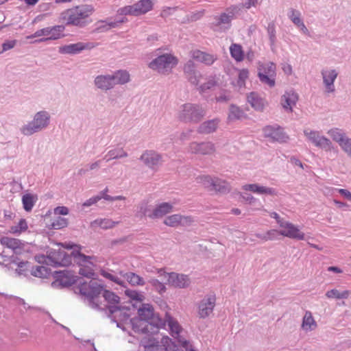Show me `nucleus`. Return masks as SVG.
Wrapping results in <instances>:
<instances>
[{
    "mask_svg": "<svg viewBox=\"0 0 351 351\" xmlns=\"http://www.w3.org/2000/svg\"><path fill=\"white\" fill-rule=\"evenodd\" d=\"M340 148L351 158V140L337 142Z\"/></svg>",
    "mask_w": 351,
    "mask_h": 351,
    "instance_id": "obj_53",
    "label": "nucleus"
},
{
    "mask_svg": "<svg viewBox=\"0 0 351 351\" xmlns=\"http://www.w3.org/2000/svg\"><path fill=\"white\" fill-rule=\"evenodd\" d=\"M27 228L28 226H27L26 221L21 219L16 226H12L10 227V232L13 234H19L26 231Z\"/></svg>",
    "mask_w": 351,
    "mask_h": 351,
    "instance_id": "obj_46",
    "label": "nucleus"
},
{
    "mask_svg": "<svg viewBox=\"0 0 351 351\" xmlns=\"http://www.w3.org/2000/svg\"><path fill=\"white\" fill-rule=\"evenodd\" d=\"M242 189L259 195H276V191L275 189L265 186H259L257 184H245L242 186Z\"/></svg>",
    "mask_w": 351,
    "mask_h": 351,
    "instance_id": "obj_23",
    "label": "nucleus"
},
{
    "mask_svg": "<svg viewBox=\"0 0 351 351\" xmlns=\"http://www.w3.org/2000/svg\"><path fill=\"white\" fill-rule=\"evenodd\" d=\"M248 79V71L247 69H242L238 73L237 86L240 88L244 87L245 85V81Z\"/></svg>",
    "mask_w": 351,
    "mask_h": 351,
    "instance_id": "obj_50",
    "label": "nucleus"
},
{
    "mask_svg": "<svg viewBox=\"0 0 351 351\" xmlns=\"http://www.w3.org/2000/svg\"><path fill=\"white\" fill-rule=\"evenodd\" d=\"M120 275L125 278L126 281H128L132 286L144 285L143 278L133 272L123 273L121 271Z\"/></svg>",
    "mask_w": 351,
    "mask_h": 351,
    "instance_id": "obj_34",
    "label": "nucleus"
},
{
    "mask_svg": "<svg viewBox=\"0 0 351 351\" xmlns=\"http://www.w3.org/2000/svg\"><path fill=\"white\" fill-rule=\"evenodd\" d=\"M204 116L202 110L197 106L185 104L182 106L178 118L185 122H197Z\"/></svg>",
    "mask_w": 351,
    "mask_h": 351,
    "instance_id": "obj_11",
    "label": "nucleus"
},
{
    "mask_svg": "<svg viewBox=\"0 0 351 351\" xmlns=\"http://www.w3.org/2000/svg\"><path fill=\"white\" fill-rule=\"evenodd\" d=\"M63 30H64V27L62 25L47 27L38 30L35 34L26 37V38H41L37 40L38 42L55 40L63 36Z\"/></svg>",
    "mask_w": 351,
    "mask_h": 351,
    "instance_id": "obj_6",
    "label": "nucleus"
},
{
    "mask_svg": "<svg viewBox=\"0 0 351 351\" xmlns=\"http://www.w3.org/2000/svg\"><path fill=\"white\" fill-rule=\"evenodd\" d=\"M55 215H67L69 214V208L66 206H58L54 208Z\"/></svg>",
    "mask_w": 351,
    "mask_h": 351,
    "instance_id": "obj_59",
    "label": "nucleus"
},
{
    "mask_svg": "<svg viewBox=\"0 0 351 351\" xmlns=\"http://www.w3.org/2000/svg\"><path fill=\"white\" fill-rule=\"evenodd\" d=\"M338 193H339L340 195L344 197V198H346L349 201L351 202V193L349 191H347L343 189H338Z\"/></svg>",
    "mask_w": 351,
    "mask_h": 351,
    "instance_id": "obj_63",
    "label": "nucleus"
},
{
    "mask_svg": "<svg viewBox=\"0 0 351 351\" xmlns=\"http://www.w3.org/2000/svg\"><path fill=\"white\" fill-rule=\"evenodd\" d=\"M1 245L12 250L14 254L21 255L28 252L25 243L20 241L19 239L9 237H3L0 239Z\"/></svg>",
    "mask_w": 351,
    "mask_h": 351,
    "instance_id": "obj_16",
    "label": "nucleus"
},
{
    "mask_svg": "<svg viewBox=\"0 0 351 351\" xmlns=\"http://www.w3.org/2000/svg\"><path fill=\"white\" fill-rule=\"evenodd\" d=\"M240 8L238 6H232L226 10L220 16L219 22H230L234 20V16L239 14Z\"/></svg>",
    "mask_w": 351,
    "mask_h": 351,
    "instance_id": "obj_37",
    "label": "nucleus"
},
{
    "mask_svg": "<svg viewBox=\"0 0 351 351\" xmlns=\"http://www.w3.org/2000/svg\"><path fill=\"white\" fill-rule=\"evenodd\" d=\"M159 342L154 337H145L140 341L139 351H160Z\"/></svg>",
    "mask_w": 351,
    "mask_h": 351,
    "instance_id": "obj_27",
    "label": "nucleus"
},
{
    "mask_svg": "<svg viewBox=\"0 0 351 351\" xmlns=\"http://www.w3.org/2000/svg\"><path fill=\"white\" fill-rule=\"evenodd\" d=\"M65 249L73 250V258L76 264L80 266L78 274L87 278L94 279L95 273H94V267H95V257L90 256H85L79 252L80 247L71 243H64L59 244Z\"/></svg>",
    "mask_w": 351,
    "mask_h": 351,
    "instance_id": "obj_2",
    "label": "nucleus"
},
{
    "mask_svg": "<svg viewBox=\"0 0 351 351\" xmlns=\"http://www.w3.org/2000/svg\"><path fill=\"white\" fill-rule=\"evenodd\" d=\"M247 102H249L250 105H251V106L256 110L260 111L263 109V100L254 93H251L249 95H247Z\"/></svg>",
    "mask_w": 351,
    "mask_h": 351,
    "instance_id": "obj_39",
    "label": "nucleus"
},
{
    "mask_svg": "<svg viewBox=\"0 0 351 351\" xmlns=\"http://www.w3.org/2000/svg\"><path fill=\"white\" fill-rule=\"evenodd\" d=\"M193 218L188 215H181L178 214L171 215L164 219V224L171 228L178 226H189L192 225Z\"/></svg>",
    "mask_w": 351,
    "mask_h": 351,
    "instance_id": "obj_20",
    "label": "nucleus"
},
{
    "mask_svg": "<svg viewBox=\"0 0 351 351\" xmlns=\"http://www.w3.org/2000/svg\"><path fill=\"white\" fill-rule=\"evenodd\" d=\"M184 71L187 75L188 80L193 84L197 85L198 80L196 78L195 73H194V63L191 60L188 61L187 64L184 66Z\"/></svg>",
    "mask_w": 351,
    "mask_h": 351,
    "instance_id": "obj_41",
    "label": "nucleus"
},
{
    "mask_svg": "<svg viewBox=\"0 0 351 351\" xmlns=\"http://www.w3.org/2000/svg\"><path fill=\"white\" fill-rule=\"evenodd\" d=\"M337 75L338 73L333 69L322 71L323 84H324L326 92L332 93L335 91L333 82H335V80L337 78Z\"/></svg>",
    "mask_w": 351,
    "mask_h": 351,
    "instance_id": "obj_25",
    "label": "nucleus"
},
{
    "mask_svg": "<svg viewBox=\"0 0 351 351\" xmlns=\"http://www.w3.org/2000/svg\"><path fill=\"white\" fill-rule=\"evenodd\" d=\"M99 200H101L100 196H94L86 200V202L83 203V206H91L92 205L97 203V202H99Z\"/></svg>",
    "mask_w": 351,
    "mask_h": 351,
    "instance_id": "obj_60",
    "label": "nucleus"
},
{
    "mask_svg": "<svg viewBox=\"0 0 351 351\" xmlns=\"http://www.w3.org/2000/svg\"><path fill=\"white\" fill-rule=\"evenodd\" d=\"M165 321H166L167 324H168L169 328H170V331H171L172 336L178 339V343H180L182 347L186 348L188 346V341L180 335L181 332H182V329H181L178 322L168 313H167L166 317H165Z\"/></svg>",
    "mask_w": 351,
    "mask_h": 351,
    "instance_id": "obj_18",
    "label": "nucleus"
},
{
    "mask_svg": "<svg viewBox=\"0 0 351 351\" xmlns=\"http://www.w3.org/2000/svg\"><path fill=\"white\" fill-rule=\"evenodd\" d=\"M72 257L73 252L71 255H69L63 250H53L49 252L43 262L55 266H68L72 263Z\"/></svg>",
    "mask_w": 351,
    "mask_h": 351,
    "instance_id": "obj_10",
    "label": "nucleus"
},
{
    "mask_svg": "<svg viewBox=\"0 0 351 351\" xmlns=\"http://www.w3.org/2000/svg\"><path fill=\"white\" fill-rule=\"evenodd\" d=\"M304 135L313 145L329 152L332 149L330 140L324 136H321L319 132L313 130H304Z\"/></svg>",
    "mask_w": 351,
    "mask_h": 351,
    "instance_id": "obj_14",
    "label": "nucleus"
},
{
    "mask_svg": "<svg viewBox=\"0 0 351 351\" xmlns=\"http://www.w3.org/2000/svg\"><path fill=\"white\" fill-rule=\"evenodd\" d=\"M119 85H123L129 81V74L126 71H118L112 75H106Z\"/></svg>",
    "mask_w": 351,
    "mask_h": 351,
    "instance_id": "obj_38",
    "label": "nucleus"
},
{
    "mask_svg": "<svg viewBox=\"0 0 351 351\" xmlns=\"http://www.w3.org/2000/svg\"><path fill=\"white\" fill-rule=\"evenodd\" d=\"M118 223L119 222L117 221H114L110 219L104 218L93 221V222L91 223V226H93V228H100L106 230L114 228Z\"/></svg>",
    "mask_w": 351,
    "mask_h": 351,
    "instance_id": "obj_36",
    "label": "nucleus"
},
{
    "mask_svg": "<svg viewBox=\"0 0 351 351\" xmlns=\"http://www.w3.org/2000/svg\"><path fill=\"white\" fill-rule=\"evenodd\" d=\"M49 119V117H48L47 112L45 111L37 112L35 117H34L33 121L22 128V133L25 136H29L38 132L47 125Z\"/></svg>",
    "mask_w": 351,
    "mask_h": 351,
    "instance_id": "obj_7",
    "label": "nucleus"
},
{
    "mask_svg": "<svg viewBox=\"0 0 351 351\" xmlns=\"http://www.w3.org/2000/svg\"><path fill=\"white\" fill-rule=\"evenodd\" d=\"M154 212L151 215V219L162 218L173 211V205L169 202H162L154 208Z\"/></svg>",
    "mask_w": 351,
    "mask_h": 351,
    "instance_id": "obj_28",
    "label": "nucleus"
},
{
    "mask_svg": "<svg viewBox=\"0 0 351 351\" xmlns=\"http://www.w3.org/2000/svg\"><path fill=\"white\" fill-rule=\"evenodd\" d=\"M94 12V8L90 5H83L66 10L62 14L63 19L67 22H75L79 20L85 19L90 16Z\"/></svg>",
    "mask_w": 351,
    "mask_h": 351,
    "instance_id": "obj_9",
    "label": "nucleus"
},
{
    "mask_svg": "<svg viewBox=\"0 0 351 351\" xmlns=\"http://www.w3.org/2000/svg\"><path fill=\"white\" fill-rule=\"evenodd\" d=\"M245 116L241 110L235 106H230V113H228V119L230 121H234L244 119Z\"/></svg>",
    "mask_w": 351,
    "mask_h": 351,
    "instance_id": "obj_45",
    "label": "nucleus"
},
{
    "mask_svg": "<svg viewBox=\"0 0 351 351\" xmlns=\"http://www.w3.org/2000/svg\"><path fill=\"white\" fill-rule=\"evenodd\" d=\"M297 101L298 94L292 90L285 93L280 97V105H282V108L289 112L292 111V107L295 106Z\"/></svg>",
    "mask_w": 351,
    "mask_h": 351,
    "instance_id": "obj_24",
    "label": "nucleus"
},
{
    "mask_svg": "<svg viewBox=\"0 0 351 351\" xmlns=\"http://www.w3.org/2000/svg\"><path fill=\"white\" fill-rule=\"evenodd\" d=\"M257 70H258L257 75L261 84L267 85L270 88L275 86L276 66L272 62L259 63Z\"/></svg>",
    "mask_w": 351,
    "mask_h": 351,
    "instance_id": "obj_5",
    "label": "nucleus"
},
{
    "mask_svg": "<svg viewBox=\"0 0 351 351\" xmlns=\"http://www.w3.org/2000/svg\"><path fill=\"white\" fill-rule=\"evenodd\" d=\"M328 134L330 135V137L332 138V141L336 143L351 140V138L346 136L344 132L339 128H334L328 130Z\"/></svg>",
    "mask_w": 351,
    "mask_h": 351,
    "instance_id": "obj_43",
    "label": "nucleus"
},
{
    "mask_svg": "<svg viewBox=\"0 0 351 351\" xmlns=\"http://www.w3.org/2000/svg\"><path fill=\"white\" fill-rule=\"evenodd\" d=\"M136 16L144 14L151 10L153 6L152 0H140L133 5Z\"/></svg>",
    "mask_w": 351,
    "mask_h": 351,
    "instance_id": "obj_31",
    "label": "nucleus"
},
{
    "mask_svg": "<svg viewBox=\"0 0 351 351\" xmlns=\"http://www.w3.org/2000/svg\"><path fill=\"white\" fill-rule=\"evenodd\" d=\"M133 330L136 332L147 333L149 328L155 327L159 328L162 326V320L154 313V308L149 304H143L138 309V317H134L130 320Z\"/></svg>",
    "mask_w": 351,
    "mask_h": 351,
    "instance_id": "obj_1",
    "label": "nucleus"
},
{
    "mask_svg": "<svg viewBox=\"0 0 351 351\" xmlns=\"http://www.w3.org/2000/svg\"><path fill=\"white\" fill-rule=\"evenodd\" d=\"M141 160L149 167L155 168L159 165L161 161L160 156L154 151H147L141 156Z\"/></svg>",
    "mask_w": 351,
    "mask_h": 351,
    "instance_id": "obj_30",
    "label": "nucleus"
},
{
    "mask_svg": "<svg viewBox=\"0 0 351 351\" xmlns=\"http://www.w3.org/2000/svg\"><path fill=\"white\" fill-rule=\"evenodd\" d=\"M160 276L164 277L166 283L178 289H184L189 286L190 280L188 276L184 274H179L176 273H167L165 271H159Z\"/></svg>",
    "mask_w": 351,
    "mask_h": 351,
    "instance_id": "obj_13",
    "label": "nucleus"
},
{
    "mask_svg": "<svg viewBox=\"0 0 351 351\" xmlns=\"http://www.w3.org/2000/svg\"><path fill=\"white\" fill-rule=\"evenodd\" d=\"M197 181L204 187L210 191L217 193H225L228 191V184L216 177L210 176H200L197 177Z\"/></svg>",
    "mask_w": 351,
    "mask_h": 351,
    "instance_id": "obj_8",
    "label": "nucleus"
},
{
    "mask_svg": "<svg viewBox=\"0 0 351 351\" xmlns=\"http://www.w3.org/2000/svg\"><path fill=\"white\" fill-rule=\"evenodd\" d=\"M278 226L280 229L278 232L281 236L295 240H304L305 239V234L296 226L289 221H280Z\"/></svg>",
    "mask_w": 351,
    "mask_h": 351,
    "instance_id": "obj_12",
    "label": "nucleus"
},
{
    "mask_svg": "<svg viewBox=\"0 0 351 351\" xmlns=\"http://www.w3.org/2000/svg\"><path fill=\"white\" fill-rule=\"evenodd\" d=\"M53 229H62L67 226V219L62 217H58L56 219H53L52 224Z\"/></svg>",
    "mask_w": 351,
    "mask_h": 351,
    "instance_id": "obj_49",
    "label": "nucleus"
},
{
    "mask_svg": "<svg viewBox=\"0 0 351 351\" xmlns=\"http://www.w3.org/2000/svg\"><path fill=\"white\" fill-rule=\"evenodd\" d=\"M149 283H151V285H152V286H153V287H154L155 290L158 291L159 293H162L165 292V285H163V283H162L157 279H152V280H149Z\"/></svg>",
    "mask_w": 351,
    "mask_h": 351,
    "instance_id": "obj_54",
    "label": "nucleus"
},
{
    "mask_svg": "<svg viewBox=\"0 0 351 351\" xmlns=\"http://www.w3.org/2000/svg\"><path fill=\"white\" fill-rule=\"evenodd\" d=\"M101 295H102L105 301L108 304L107 308H108L109 313H110L111 315H114L124 309L123 307L119 306V298L117 295L114 294V293L108 290H105V291Z\"/></svg>",
    "mask_w": 351,
    "mask_h": 351,
    "instance_id": "obj_21",
    "label": "nucleus"
},
{
    "mask_svg": "<svg viewBox=\"0 0 351 351\" xmlns=\"http://www.w3.org/2000/svg\"><path fill=\"white\" fill-rule=\"evenodd\" d=\"M101 275H102L103 277L108 279L110 281H113L116 284L120 285V286H124V281L121 280L120 278L111 274L106 271H101Z\"/></svg>",
    "mask_w": 351,
    "mask_h": 351,
    "instance_id": "obj_51",
    "label": "nucleus"
},
{
    "mask_svg": "<svg viewBox=\"0 0 351 351\" xmlns=\"http://www.w3.org/2000/svg\"><path fill=\"white\" fill-rule=\"evenodd\" d=\"M189 150L193 154H210L215 152V146L210 143H193L190 144Z\"/></svg>",
    "mask_w": 351,
    "mask_h": 351,
    "instance_id": "obj_22",
    "label": "nucleus"
},
{
    "mask_svg": "<svg viewBox=\"0 0 351 351\" xmlns=\"http://www.w3.org/2000/svg\"><path fill=\"white\" fill-rule=\"evenodd\" d=\"M350 295V291L348 290H344L341 292H339L337 289H330L326 293H325V296L329 299H337V300H341V299H347L348 296Z\"/></svg>",
    "mask_w": 351,
    "mask_h": 351,
    "instance_id": "obj_44",
    "label": "nucleus"
},
{
    "mask_svg": "<svg viewBox=\"0 0 351 351\" xmlns=\"http://www.w3.org/2000/svg\"><path fill=\"white\" fill-rule=\"evenodd\" d=\"M176 10L174 8H165L161 12V16L166 19L169 16L173 15L176 12Z\"/></svg>",
    "mask_w": 351,
    "mask_h": 351,
    "instance_id": "obj_58",
    "label": "nucleus"
},
{
    "mask_svg": "<svg viewBox=\"0 0 351 351\" xmlns=\"http://www.w3.org/2000/svg\"><path fill=\"white\" fill-rule=\"evenodd\" d=\"M54 285L60 287H69L76 283L77 282H82V280L75 276L71 271H57L55 275Z\"/></svg>",
    "mask_w": 351,
    "mask_h": 351,
    "instance_id": "obj_15",
    "label": "nucleus"
},
{
    "mask_svg": "<svg viewBox=\"0 0 351 351\" xmlns=\"http://www.w3.org/2000/svg\"><path fill=\"white\" fill-rule=\"evenodd\" d=\"M192 59L206 65H210L215 62L217 58L215 56L206 53L199 50H194L191 52Z\"/></svg>",
    "mask_w": 351,
    "mask_h": 351,
    "instance_id": "obj_29",
    "label": "nucleus"
},
{
    "mask_svg": "<svg viewBox=\"0 0 351 351\" xmlns=\"http://www.w3.org/2000/svg\"><path fill=\"white\" fill-rule=\"evenodd\" d=\"M263 136L270 139L271 142H278L280 143H286L288 141V135H287L282 129L278 126L267 125L263 128Z\"/></svg>",
    "mask_w": 351,
    "mask_h": 351,
    "instance_id": "obj_17",
    "label": "nucleus"
},
{
    "mask_svg": "<svg viewBox=\"0 0 351 351\" xmlns=\"http://www.w3.org/2000/svg\"><path fill=\"white\" fill-rule=\"evenodd\" d=\"M48 274L47 268L43 265H38L32 269V275L38 278H45Z\"/></svg>",
    "mask_w": 351,
    "mask_h": 351,
    "instance_id": "obj_48",
    "label": "nucleus"
},
{
    "mask_svg": "<svg viewBox=\"0 0 351 351\" xmlns=\"http://www.w3.org/2000/svg\"><path fill=\"white\" fill-rule=\"evenodd\" d=\"M15 40H8L2 45L3 51H8L9 49H12L14 47Z\"/></svg>",
    "mask_w": 351,
    "mask_h": 351,
    "instance_id": "obj_62",
    "label": "nucleus"
},
{
    "mask_svg": "<svg viewBox=\"0 0 351 351\" xmlns=\"http://www.w3.org/2000/svg\"><path fill=\"white\" fill-rule=\"evenodd\" d=\"M215 306V295L214 294L206 295L204 298L199 302L197 307V314L199 317L206 318L212 313L213 308Z\"/></svg>",
    "mask_w": 351,
    "mask_h": 351,
    "instance_id": "obj_19",
    "label": "nucleus"
},
{
    "mask_svg": "<svg viewBox=\"0 0 351 351\" xmlns=\"http://www.w3.org/2000/svg\"><path fill=\"white\" fill-rule=\"evenodd\" d=\"M95 84L97 88L102 90H108L112 88L115 85H119L106 75L97 76L95 80Z\"/></svg>",
    "mask_w": 351,
    "mask_h": 351,
    "instance_id": "obj_33",
    "label": "nucleus"
},
{
    "mask_svg": "<svg viewBox=\"0 0 351 351\" xmlns=\"http://www.w3.org/2000/svg\"><path fill=\"white\" fill-rule=\"evenodd\" d=\"M288 15H289V19L292 22H300L301 14L299 11L295 10H291L289 12Z\"/></svg>",
    "mask_w": 351,
    "mask_h": 351,
    "instance_id": "obj_55",
    "label": "nucleus"
},
{
    "mask_svg": "<svg viewBox=\"0 0 351 351\" xmlns=\"http://www.w3.org/2000/svg\"><path fill=\"white\" fill-rule=\"evenodd\" d=\"M127 156L126 152L122 148H115L108 151L104 156L105 160L107 162L118 158H122Z\"/></svg>",
    "mask_w": 351,
    "mask_h": 351,
    "instance_id": "obj_42",
    "label": "nucleus"
},
{
    "mask_svg": "<svg viewBox=\"0 0 351 351\" xmlns=\"http://www.w3.org/2000/svg\"><path fill=\"white\" fill-rule=\"evenodd\" d=\"M178 60L172 54H164L159 56L149 63V68L156 70L162 74H167L177 65Z\"/></svg>",
    "mask_w": 351,
    "mask_h": 351,
    "instance_id": "obj_4",
    "label": "nucleus"
},
{
    "mask_svg": "<svg viewBox=\"0 0 351 351\" xmlns=\"http://www.w3.org/2000/svg\"><path fill=\"white\" fill-rule=\"evenodd\" d=\"M78 292L80 294L87 298L88 301L96 308L99 307L98 299L106 290L104 289L103 285L98 283L94 280L89 281H80L78 282Z\"/></svg>",
    "mask_w": 351,
    "mask_h": 351,
    "instance_id": "obj_3",
    "label": "nucleus"
},
{
    "mask_svg": "<svg viewBox=\"0 0 351 351\" xmlns=\"http://www.w3.org/2000/svg\"><path fill=\"white\" fill-rule=\"evenodd\" d=\"M278 234V232L277 230H271L267 232L266 234H265V236H263V239L265 241L272 240V239H275V237H276V235Z\"/></svg>",
    "mask_w": 351,
    "mask_h": 351,
    "instance_id": "obj_61",
    "label": "nucleus"
},
{
    "mask_svg": "<svg viewBox=\"0 0 351 351\" xmlns=\"http://www.w3.org/2000/svg\"><path fill=\"white\" fill-rule=\"evenodd\" d=\"M242 199H243V201H245V203L250 204H252L256 202V198L249 194H247L246 195H242Z\"/></svg>",
    "mask_w": 351,
    "mask_h": 351,
    "instance_id": "obj_64",
    "label": "nucleus"
},
{
    "mask_svg": "<svg viewBox=\"0 0 351 351\" xmlns=\"http://www.w3.org/2000/svg\"><path fill=\"white\" fill-rule=\"evenodd\" d=\"M126 295L136 301H142V300H143V295L135 291H126Z\"/></svg>",
    "mask_w": 351,
    "mask_h": 351,
    "instance_id": "obj_57",
    "label": "nucleus"
},
{
    "mask_svg": "<svg viewBox=\"0 0 351 351\" xmlns=\"http://www.w3.org/2000/svg\"><path fill=\"white\" fill-rule=\"evenodd\" d=\"M34 197L31 194H25L23 197H22V203H23V208L27 212L32 210V208L34 205Z\"/></svg>",
    "mask_w": 351,
    "mask_h": 351,
    "instance_id": "obj_47",
    "label": "nucleus"
},
{
    "mask_svg": "<svg viewBox=\"0 0 351 351\" xmlns=\"http://www.w3.org/2000/svg\"><path fill=\"white\" fill-rule=\"evenodd\" d=\"M88 48L90 47L88 44L80 42L59 47V53L62 54H77Z\"/></svg>",
    "mask_w": 351,
    "mask_h": 351,
    "instance_id": "obj_26",
    "label": "nucleus"
},
{
    "mask_svg": "<svg viewBox=\"0 0 351 351\" xmlns=\"http://www.w3.org/2000/svg\"><path fill=\"white\" fill-rule=\"evenodd\" d=\"M117 14L122 15H132L136 16L135 12L134 10V6L132 5H127L123 8H119L117 10Z\"/></svg>",
    "mask_w": 351,
    "mask_h": 351,
    "instance_id": "obj_52",
    "label": "nucleus"
},
{
    "mask_svg": "<svg viewBox=\"0 0 351 351\" xmlns=\"http://www.w3.org/2000/svg\"><path fill=\"white\" fill-rule=\"evenodd\" d=\"M154 212V208H151L147 204H144L140 207V213H143V215L150 219V215Z\"/></svg>",
    "mask_w": 351,
    "mask_h": 351,
    "instance_id": "obj_56",
    "label": "nucleus"
},
{
    "mask_svg": "<svg viewBox=\"0 0 351 351\" xmlns=\"http://www.w3.org/2000/svg\"><path fill=\"white\" fill-rule=\"evenodd\" d=\"M219 124V119L209 120L202 123L199 128V132L201 134H210L215 132Z\"/></svg>",
    "mask_w": 351,
    "mask_h": 351,
    "instance_id": "obj_35",
    "label": "nucleus"
},
{
    "mask_svg": "<svg viewBox=\"0 0 351 351\" xmlns=\"http://www.w3.org/2000/svg\"><path fill=\"white\" fill-rule=\"evenodd\" d=\"M316 327H317V324H316L315 320H314L311 312H305L304 316H303V319H302V330L306 332H310L315 330Z\"/></svg>",
    "mask_w": 351,
    "mask_h": 351,
    "instance_id": "obj_32",
    "label": "nucleus"
},
{
    "mask_svg": "<svg viewBox=\"0 0 351 351\" xmlns=\"http://www.w3.org/2000/svg\"><path fill=\"white\" fill-rule=\"evenodd\" d=\"M230 56L237 62H241L244 58V52H243L242 47L236 43L230 45Z\"/></svg>",
    "mask_w": 351,
    "mask_h": 351,
    "instance_id": "obj_40",
    "label": "nucleus"
}]
</instances>
